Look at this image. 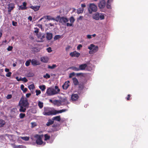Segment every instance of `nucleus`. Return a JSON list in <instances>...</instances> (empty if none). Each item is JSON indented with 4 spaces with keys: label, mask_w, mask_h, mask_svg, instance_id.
Returning a JSON list of instances; mask_svg holds the SVG:
<instances>
[{
    "label": "nucleus",
    "mask_w": 148,
    "mask_h": 148,
    "mask_svg": "<svg viewBox=\"0 0 148 148\" xmlns=\"http://www.w3.org/2000/svg\"><path fill=\"white\" fill-rule=\"evenodd\" d=\"M89 13L91 14L93 12H96L97 10V6L93 3H90L88 8Z\"/></svg>",
    "instance_id": "4"
},
{
    "label": "nucleus",
    "mask_w": 148,
    "mask_h": 148,
    "mask_svg": "<svg viewBox=\"0 0 148 148\" xmlns=\"http://www.w3.org/2000/svg\"><path fill=\"white\" fill-rule=\"evenodd\" d=\"M46 93L49 96H52L58 94V92L54 88H49L47 89Z\"/></svg>",
    "instance_id": "5"
},
{
    "label": "nucleus",
    "mask_w": 148,
    "mask_h": 148,
    "mask_svg": "<svg viewBox=\"0 0 148 148\" xmlns=\"http://www.w3.org/2000/svg\"><path fill=\"white\" fill-rule=\"evenodd\" d=\"M66 26H71L73 25V24L72 23H67L66 24Z\"/></svg>",
    "instance_id": "57"
},
{
    "label": "nucleus",
    "mask_w": 148,
    "mask_h": 148,
    "mask_svg": "<svg viewBox=\"0 0 148 148\" xmlns=\"http://www.w3.org/2000/svg\"><path fill=\"white\" fill-rule=\"evenodd\" d=\"M40 60L41 62L44 63H47L48 62L49 59L47 57L45 56L41 57Z\"/></svg>",
    "instance_id": "15"
},
{
    "label": "nucleus",
    "mask_w": 148,
    "mask_h": 148,
    "mask_svg": "<svg viewBox=\"0 0 148 148\" xmlns=\"http://www.w3.org/2000/svg\"><path fill=\"white\" fill-rule=\"evenodd\" d=\"M25 146L22 145H16L15 146L14 148H24Z\"/></svg>",
    "instance_id": "41"
},
{
    "label": "nucleus",
    "mask_w": 148,
    "mask_h": 148,
    "mask_svg": "<svg viewBox=\"0 0 148 148\" xmlns=\"http://www.w3.org/2000/svg\"><path fill=\"white\" fill-rule=\"evenodd\" d=\"M87 65L86 64H82L80 65L79 66V69L80 70H83L85 69L87 67Z\"/></svg>",
    "instance_id": "18"
},
{
    "label": "nucleus",
    "mask_w": 148,
    "mask_h": 148,
    "mask_svg": "<svg viewBox=\"0 0 148 148\" xmlns=\"http://www.w3.org/2000/svg\"><path fill=\"white\" fill-rule=\"evenodd\" d=\"M43 77L46 79L49 78L50 77V76L49 74L46 73L45 75L43 76Z\"/></svg>",
    "instance_id": "40"
},
{
    "label": "nucleus",
    "mask_w": 148,
    "mask_h": 148,
    "mask_svg": "<svg viewBox=\"0 0 148 148\" xmlns=\"http://www.w3.org/2000/svg\"><path fill=\"white\" fill-rule=\"evenodd\" d=\"M61 37V36L60 35H56L54 38V40H56L60 38Z\"/></svg>",
    "instance_id": "33"
},
{
    "label": "nucleus",
    "mask_w": 148,
    "mask_h": 148,
    "mask_svg": "<svg viewBox=\"0 0 148 148\" xmlns=\"http://www.w3.org/2000/svg\"><path fill=\"white\" fill-rule=\"evenodd\" d=\"M82 46L81 44H79L78 45V46L77 47V49L78 50H79L80 49V48L82 47Z\"/></svg>",
    "instance_id": "52"
},
{
    "label": "nucleus",
    "mask_w": 148,
    "mask_h": 148,
    "mask_svg": "<svg viewBox=\"0 0 148 148\" xmlns=\"http://www.w3.org/2000/svg\"><path fill=\"white\" fill-rule=\"evenodd\" d=\"M71 69H72L74 71H79V68H77L76 67H72Z\"/></svg>",
    "instance_id": "35"
},
{
    "label": "nucleus",
    "mask_w": 148,
    "mask_h": 148,
    "mask_svg": "<svg viewBox=\"0 0 148 148\" xmlns=\"http://www.w3.org/2000/svg\"><path fill=\"white\" fill-rule=\"evenodd\" d=\"M69 83L70 82L69 81L66 82L62 86L63 89L65 90H66L69 86Z\"/></svg>",
    "instance_id": "11"
},
{
    "label": "nucleus",
    "mask_w": 148,
    "mask_h": 148,
    "mask_svg": "<svg viewBox=\"0 0 148 148\" xmlns=\"http://www.w3.org/2000/svg\"><path fill=\"white\" fill-rule=\"evenodd\" d=\"M12 24L13 26H16L17 25V23L16 22H14V21H13L12 22Z\"/></svg>",
    "instance_id": "58"
},
{
    "label": "nucleus",
    "mask_w": 148,
    "mask_h": 148,
    "mask_svg": "<svg viewBox=\"0 0 148 148\" xmlns=\"http://www.w3.org/2000/svg\"><path fill=\"white\" fill-rule=\"evenodd\" d=\"M106 5V2L104 0H101L98 4L99 7L100 8H104Z\"/></svg>",
    "instance_id": "8"
},
{
    "label": "nucleus",
    "mask_w": 148,
    "mask_h": 148,
    "mask_svg": "<svg viewBox=\"0 0 148 148\" xmlns=\"http://www.w3.org/2000/svg\"><path fill=\"white\" fill-rule=\"evenodd\" d=\"M38 106L40 108H42L43 106V103L42 102L39 101L38 102Z\"/></svg>",
    "instance_id": "30"
},
{
    "label": "nucleus",
    "mask_w": 148,
    "mask_h": 148,
    "mask_svg": "<svg viewBox=\"0 0 148 148\" xmlns=\"http://www.w3.org/2000/svg\"><path fill=\"white\" fill-rule=\"evenodd\" d=\"M42 138L39 137V138L38 139H37L36 141V143L38 145H42L43 142L42 139Z\"/></svg>",
    "instance_id": "13"
},
{
    "label": "nucleus",
    "mask_w": 148,
    "mask_h": 148,
    "mask_svg": "<svg viewBox=\"0 0 148 148\" xmlns=\"http://www.w3.org/2000/svg\"><path fill=\"white\" fill-rule=\"evenodd\" d=\"M42 135H39L38 134H36L34 136V137L35 138H36L37 139H38L39 138V137L42 138Z\"/></svg>",
    "instance_id": "42"
},
{
    "label": "nucleus",
    "mask_w": 148,
    "mask_h": 148,
    "mask_svg": "<svg viewBox=\"0 0 148 148\" xmlns=\"http://www.w3.org/2000/svg\"><path fill=\"white\" fill-rule=\"evenodd\" d=\"M57 67V66L56 64H53L52 66H51L49 65L48 66V68L49 69H53L54 68L56 67Z\"/></svg>",
    "instance_id": "32"
},
{
    "label": "nucleus",
    "mask_w": 148,
    "mask_h": 148,
    "mask_svg": "<svg viewBox=\"0 0 148 148\" xmlns=\"http://www.w3.org/2000/svg\"><path fill=\"white\" fill-rule=\"evenodd\" d=\"M11 72H8L6 74V76L7 77H10L11 76Z\"/></svg>",
    "instance_id": "53"
},
{
    "label": "nucleus",
    "mask_w": 148,
    "mask_h": 148,
    "mask_svg": "<svg viewBox=\"0 0 148 148\" xmlns=\"http://www.w3.org/2000/svg\"><path fill=\"white\" fill-rule=\"evenodd\" d=\"M84 9L83 8H79L77 10V13L80 14L82 13L84 11Z\"/></svg>",
    "instance_id": "25"
},
{
    "label": "nucleus",
    "mask_w": 148,
    "mask_h": 148,
    "mask_svg": "<svg viewBox=\"0 0 148 148\" xmlns=\"http://www.w3.org/2000/svg\"><path fill=\"white\" fill-rule=\"evenodd\" d=\"M32 17L31 16H29L28 17V19L30 21H31L32 20Z\"/></svg>",
    "instance_id": "64"
},
{
    "label": "nucleus",
    "mask_w": 148,
    "mask_h": 148,
    "mask_svg": "<svg viewBox=\"0 0 148 148\" xmlns=\"http://www.w3.org/2000/svg\"><path fill=\"white\" fill-rule=\"evenodd\" d=\"M131 97V95L129 94L127 95V97L126 98L127 100L128 101L130 100V98Z\"/></svg>",
    "instance_id": "56"
},
{
    "label": "nucleus",
    "mask_w": 148,
    "mask_h": 148,
    "mask_svg": "<svg viewBox=\"0 0 148 148\" xmlns=\"http://www.w3.org/2000/svg\"><path fill=\"white\" fill-rule=\"evenodd\" d=\"M31 63L32 65L36 66L40 64L39 62L35 59H32L31 61Z\"/></svg>",
    "instance_id": "17"
},
{
    "label": "nucleus",
    "mask_w": 148,
    "mask_h": 148,
    "mask_svg": "<svg viewBox=\"0 0 148 148\" xmlns=\"http://www.w3.org/2000/svg\"><path fill=\"white\" fill-rule=\"evenodd\" d=\"M5 124V122L2 119H0V127H3Z\"/></svg>",
    "instance_id": "21"
},
{
    "label": "nucleus",
    "mask_w": 148,
    "mask_h": 148,
    "mask_svg": "<svg viewBox=\"0 0 148 148\" xmlns=\"http://www.w3.org/2000/svg\"><path fill=\"white\" fill-rule=\"evenodd\" d=\"M60 119H61L60 116L54 117L52 119V120H53V121L54 120H55L58 121H60Z\"/></svg>",
    "instance_id": "24"
},
{
    "label": "nucleus",
    "mask_w": 148,
    "mask_h": 148,
    "mask_svg": "<svg viewBox=\"0 0 148 148\" xmlns=\"http://www.w3.org/2000/svg\"><path fill=\"white\" fill-rule=\"evenodd\" d=\"M40 7V6L36 5V6H33L32 5L30 7V8L33 9L34 11L36 12L39 10Z\"/></svg>",
    "instance_id": "16"
},
{
    "label": "nucleus",
    "mask_w": 148,
    "mask_h": 148,
    "mask_svg": "<svg viewBox=\"0 0 148 148\" xmlns=\"http://www.w3.org/2000/svg\"><path fill=\"white\" fill-rule=\"evenodd\" d=\"M12 49L13 47L12 46H9L7 49V50L8 51H12Z\"/></svg>",
    "instance_id": "47"
},
{
    "label": "nucleus",
    "mask_w": 148,
    "mask_h": 148,
    "mask_svg": "<svg viewBox=\"0 0 148 148\" xmlns=\"http://www.w3.org/2000/svg\"><path fill=\"white\" fill-rule=\"evenodd\" d=\"M70 22L72 24L75 21V19L73 16H71L70 18Z\"/></svg>",
    "instance_id": "38"
},
{
    "label": "nucleus",
    "mask_w": 148,
    "mask_h": 148,
    "mask_svg": "<svg viewBox=\"0 0 148 148\" xmlns=\"http://www.w3.org/2000/svg\"><path fill=\"white\" fill-rule=\"evenodd\" d=\"M23 6L21 5L19 6L18 10H26L27 9V8L26 7L27 3L26 2H23Z\"/></svg>",
    "instance_id": "10"
},
{
    "label": "nucleus",
    "mask_w": 148,
    "mask_h": 148,
    "mask_svg": "<svg viewBox=\"0 0 148 148\" xmlns=\"http://www.w3.org/2000/svg\"><path fill=\"white\" fill-rule=\"evenodd\" d=\"M79 88L80 89H82L84 88V85L82 84H80L79 85Z\"/></svg>",
    "instance_id": "44"
},
{
    "label": "nucleus",
    "mask_w": 148,
    "mask_h": 148,
    "mask_svg": "<svg viewBox=\"0 0 148 148\" xmlns=\"http://www.w3.org/2000/svg\"><path fill=\"white\" fill-rule=\"evenodd\" d=\"M36 95L37 96H38L41 93V91L39 90H36Z\"/></svg>",
    "instance_id": "45"
},
{
    "label": "nucleus",
    "mask_w": 148,
    "mask_h": 148,
    "mask_svg": "<svg viewBox=\"0 0 148 148\" xmlns=\"http://www.w3.org/2000/svg\"><path fill=\"white\" fill-rule=\"evenodd\" d=\"M46 18H47L46 19L49 20H56V21H58V20H56L55 19V18H52V17H51L50 16H46Z\"/></svg>",
    "instance_id": "31"
},
{
    "label": "nucleus",
    "mask_w": 148,
    "mask_h": 148,
    "mask_svg": "<svg viewBox=\"0 0 148 148\" xmlns=\"http://www.w3.org/2000/svg\"><path fill=\"white\" fill-rule=\"evenodd\" d=\"M45 136V140H49L50 139V136L48 134H45L44 135Z\"/></svg>",
    "instance_id": "29"
},
{
    "label": "nucleus",
    "mask_w": 148,
    "mask_h": 148,
    "mask_svg": "<svg viewBox=\"0 0 148 148\" xmlns=\"http://www.w3.org/2000/svg\"><path fill=\"white\" fill-rule=\"evenodd\" d=\"M70 56L72 57L78 58L80 55V53L76 51H74L70 53Z\"/></svg>",
    "instance_id": "7"
},
{
    "label": "nucleus",
    "mask_w": 148,
    "mask_h": 148,
    "mask_svg": "<svg viewBox=\"0 0 148 148\" xmlns=\"http://www.w3.org/2000/svg\"><path fill=\"white\" fill-rule=\"evenodd\" d=\"M20 106V108L19 111L20 112H25L26 110V108L24 107V106Z\"/></svg>",
    "instance_id": "22"
},
{
    "label": "nucleus",
    "mask_w": 148,
    "mask_h": 148,
    "mask_svg": "<svg viewBox=\"0 0 148 148\" xmlns=\"http://www.w3.org/2000/svg\"><path fill=\"white\" fill-rule=\"evenodd\" d=\"M99 19L102 20L104 19L105 16L103 14L101 13L100 14H99Z\"/></svg>",
    "instance_id": "27"
},
{
    "label": "nucleus",
    "mask_w": 148,
    "mask_h": 148,
    "mask_svg": "<svg viewBox=\"0 0 148 148\" xmlns=\"http://www.w3.org/2000/svg\"><path fill=\"white\" fill-rule=\"evenodd\" d=\"M81 6L82 8H84L85 7H86V5H85V3H82L81 4Z\"/></svg>",
    "instance_id": "55"
},
{
    "label": "nucleus",
    "mask_w": 148,
    "mask_h": 148,
    "mask_svg": "<svg viewBox=\"0 0 148 148\" xmlns=\"http://www.w3.org/2000/svg\"><path fill=\"white\" fill-rule=\"evenodd\" d=\"M24 88V86L23 84H22L21 86V88L22 90H23Z\"/></svg>",
    "instance_id": "63"
},
{
    "label": "nucleus",
    "mask_w": 148,
    "mask_h": 148,
    "mask_svg": "<svg viewBox=\"0 0 148 148\" xmlns=\"http://www.w3.org/2000/svg\"><path fill=\"white\" fill-rule=\"evenodd\" d=\"M75 73L74 72H73L71 73L69 75V77L70 78H71L73 76H75Z\"/></svg>",
    "instance_id": "48"
},
{
    "label": "nucleus",
    "mask_w": 148,
    "mask_h": 148,
    "mask_svg": "<svg viewBox=\"0 0 148 148\" xmlns=\"http://www.w3.org/2000/svg\"><path fill=\"white\" fill-rule=\"evenodd\" d=\"M67 110L66 109H62L60 110H51V108H49L45 107L43 114V115L46 116L54 115L59 113H62L65 112Z\"/></svg>",
    "instance_id": "1"
},
{
    "label": "nucleus",
    "mask_w": 148,
    "mask_h": 148,
    "mask_svg": "<svg viewBox=\"0 0 148 148\" xmlns=\"http://www.w3.org/2000/svg\"><path fill=\"white\" fill-rule=\"evenodd\" d=\"M22 81L24 82H26L28 81V80L25 77H24L22 78Z\"/></svg>",
    "instance_id": "51"
},
{
    "label": "nucleus",
    "mask_w": 148,
    "mask_h": 148,
    "mask_svg": "<svg viewBox=\"0 0 148 148\" xmlns=\"http://www.w3.org/2000/svg\"><path fill=\"white\" fill-rule=\"evenodd\" d=\"M34 88V86L33 84L30 85L28 86V88L30 90L33 89Z\"/></svg>",
    "instance_id": "43"
},
{
    "label": "nucleus",
    "mask_w": 148,
    "mask_h": 148,
    "mask_svg": "<svg viewBox=\"0 0 148 148\" xmlns=\"http://www.w3.org/2000/svg\"><path fill=\"white\" fill-rule=\"evenodd\" d=\"M29 103L27 98L22 96L21 98L19 103V106H24L25 108H27L29 105Z\"/></svg>",
    "instance_id": "2"
},
{
    "label": "nucleus",
    "mask_w": 148,
    "mask_h": 148,
    "mask_svg": "<svg viewBox=\"0 0 148 148\" xmlns=\"http://www.w3.org/2000/svg\"><path fill=\"white\" fill-rule=\"evenodd\" d=\"M72 80L73 83L75 85H77L79 84L78 80L76 77L73 78Z\"/></svg>",
    "instance_id": "20"
},
{
    "label": "nucleus",
    "mask_w": 148,
    "mask_h": 148,
    "mask_svg": "<svg viewBox=\"0 0 148 148\" xmlns=\"http://www.w3.org/2000/svg\"><path fill=\"white\" fill-rule=\"evenodd\" d=\"M110 3H108L106 7L108 9H110L111 8V5L110 4Z\"/></svg>",
    "instance_id": "50"
},
{
    "label": "nucleus",
    "mask_w": 148,
    "mask_h": 148,
    "mask_svg": "<svg viewBox=\"0 0 148 148\" xmlns=\"http://www.w3.org/2000/svg\"><path fill=\"white\" fill-rule=\"evenodd\" d=\"M38 37L41 40V41L42 42L43 41V39L45 38V36L44 34H41V36Z\"/></svg>",
    "instance_id": "37"
},
{
    "label": "nucleus",
    "mask_w": 148,
    "mask_h": 148,
    "mask_svg": "<svg viewBox=\"0 0 148 148\" xmlns=\"http://www.w3.org/2000/svg\"><path fill=\"white\" fill-rule=\"evenodd\" d=\"M31 61V60H29L27 61L25 63V65L26 66H29L30 64V62Z\"/></svg>",
    "instance_id": "39"
},
{
    "label": "nucleus",
    "mask_w": 148,
    "mask_h": 148,
    "mask_svg": "<svg viewBox=\"0 0 148 148\" xmlns=\"http://www.w3.org/2000/svg\"><path fill=\"white\" fill-rule=\"evenodd\" d=\"M54 123V121L53 120L49 119L48 120V121L46 123V125L47 126H49L50 125L53 124Z\"/></svg>",
    "instance_id": "23"
},
{
    "label": "nucleus",
    "mask_w": 148,
    "mask_h": 148,
    "mask_svg": "<svg viewBox=\"0 0 148 148\" xmlns=\"http://www.w3.org/2000/svg\"><path fill=\"white\" fill-rule=\"evenodd\" d=\"M32 51L35 52H37L39 51V49L37 47H34L32 48Z\"/></svg>",
    "instance_id": "34"
},
{
    "label": "nucleus",
    "mask_w": 148,
    "mask_h": 148,
    "mask_svg": "<svg viewBox=\"0 0 148 148\" xmlns=\"http://www.w3.org/2000/svg\"><path fill=\"white\" fill-rule=\"evenodd\" d=\"M8 12H11V10H12L15 8L14 4V3H10L8 5Z\"/></svg>",
    "instance_id": "12"
},
{
    "label": "nucleus",
    "mask_w": 148,
    "mask_h": 148,
    "mask_svg": "<svg viewBox=\"0 0 148 148\" xmlns=\"http://www.w3.org/2000/svg\"><path fill=\"white\" fill-rule=\"evenodd\" d=\"M83 17L82 16H80L77 19V20H81L83 18Z\"/></svg>",
    "instance_id": "61"
},
{
    "label": "nucleus",
    "mask_w": 148,
    "mask_h": 148,
    "mask_svg": "<svg viewBox=\"0 0 148 148\" xmlns=\"http://www.w3.org/2000/svg\"><path fill=\"white\" fill-rule=\"evenodd\" d=\"M79 96L77 94H73L71 95V99L73 101H75L77 100Z\"/></svg>",
    "instance_id": "9"
},
{
    "label": "nucleus",
    "mask_w": 148,
    "mask_h": 148,
    "mask_svg": "<svg viewBox=\"0 0 148 148\" xmlns=\"http://www.w3.org/2000/svg\"><path fill=\"white\" fill-rule=\"evenodd\" d=\"M21 138L23 140L27 141L29 140V137L27 136H23L21 137Z\"/></svg>",
    "instance_id": "26"
},
{
    "label": "nucleus",
    "mask_w": 148,
    "mask_h": 148,
    "mask_svg": "<svg viewBox=\"0 0 148 148\" xmlns=\"http://www.w3.org/2000/svg\"><path fill=\"white\" fill-rule=\"evenodd\" d=\"M55 89H54L55 90H57V92H58H58L60 91V90L59 88H58V86H55Z\"/></svg>",
    "instance_id": "46"
},
{
    "label": "nucleus",
    "mask_w": 148,
    "mask_h": 148,
    "mask_svg": "<svg viewBox=\"0 0 148 148\" xmlns=\"http://www.w3.org/2000/svg\"><path fill=\"white\" fill-rule=\"evenodd\" d=\"M53 35L51 33H47V34L46 38L47 40H50L52 38Z\"/></svg>",
    "instance_id": "19"
},
{
    "label": "nucleus",
    "mask_w": 148,
    "mask_h": 148,
    "mask_svg": "<svg viewBox=\"0 0 148 148\" xmlns=\"http://www.w3.org/2000/svg\"><path fill=\"white\" fill-rule=\"evenodd\" d=\"M92 18L95 20H98L99 19V13L98 12H96L93 14L92 16Z\"/></svg>",
    "instance_id": "14"
},
{
    "label": "nucleus",
    "mask_w": 148,
    "mask_h": 148,
    "mask_svg": "<svg viewBox=\"0 0 148 148\" xmlns=\"http://www.w3.org/2000/svg\"><path fill=\"white\" fill-rule=\"evenodd\" d=\"M25 116V114L23 113H21L19 114V117L20 119H23Z\"/></svg>",
    "instance_id": "36"
},
{
    "label": "nucleus",
    "mask_w": 148,
    "mask_h": 148,
    "mask_svg": "<svg viewBox=\"0 0 148 148\" xmlns=\"http://www.w3.org/2000/svg\"><path fill=\"white\" fill-rule=\"evenodd\" d=\"M47 51L49 53H50L52 51L51 50V47H49L47 49Z\"/></svg>",
    "instance_id": "49"
},
{
    "label": "nucleus",
    "mask_w": 148,
    "mask_h": 148,
    "mask_svg": "<svg viewBox=\"0 0 148 148\" xmlns=\"http://www.w3.org/2000/svg\"><path fill=\"white\" fill-rule=\"evenodd\" d=\"M56 18L59 19L60 22L63 24H65L68 21V20L67 18L64 17H60L59 15Z\"/></svg>",
    "instance_id": "6"
},
{
    "label": "nucleus",
    "mask_w": 148,
    "mask_h": 148,
    "mask_svg": "<svg viewBox=\"0 0 148 148\" xmlns=\"http://www.w3.org/2000/svg\"><path fill=\"white\" fill-rule=\"evenodd\" d=\"M88 49L91 51H90L89 53L92 54L97 52L98 50V47L97 46H95V45L93 44H91L88 47Z\"/></svg>",
    "instance_id": "3"
},
{
    "label": "nucleus",
    "mask_w": 148,
    "mask_h": 148,
    "mask_svg": "<svg viewBox=\"0 0 148 148\" xmlns=\"http://www.w3.org/2000/svg\"><path fill=\"white\" fill-rule=\"evenodd\" d=\"M27 90V89L26 88H24L23 90V92H26Z\"/></svg>",
    "instance_id": "62"
},
{
    "label": "nucleus",
    "mask_w": 148,
    "mask_h": 148,
    "mask_svg": "<svg viewBox=\"0 0 148 148\" xmlns=\"http://www.w3.org/2000/svg\"><path fill=\"white\" fill-rule=\"evenodd\" d=\"M71 48V47L69 45L67 46V47L66 48V50L67 51H68L70 48Z\"/></svg>",
    "instance_id": "59"
},
{
    "label": "nucleus",
    "mask_w": 148,
    "mask_h": 148,
    "mask_svg": "<svg viewBox=\"0 0 148 148\" xmlns=\"http://www.w3.org/2000/svg\"><path fill=\"white\" fill-rule=\"evenodd\" d=\"M12 97V95H7L6 97V98L8 99H9L11 98Z\"/></svg>",
    "instance_id": "54"
},
{
    "label": "nucleus",
    "mask_w": 148,
    "mask_h": 148,
    "mask_svg": "<svg viewBox=\"0 0 148 148\" xmlns=\"http://www.w3.org/2000/svg\"><path fill=\"white\" fill-rule=\"evenodd\" d=\"M31 95V94L30 93H27L26 95V96L28 98Z\"/></svg>",
    "instance_id": "60"
},
{
    "label": "nucleus",
    "mask_w": 148,
    "mask_h": 148,
    "mask_svg": "<svg viewBox=\"0 0 148 148\" xmlns=\"http://www.w3.org/2000/svg\"><path fill=\"white\" fill-rule=\"evenodd\" d=\"M39 88L42 91H44L46 89V86L45 85H40L39 86Z\"/></svg>",
    "instance_id": "28"
}]
</instances>
